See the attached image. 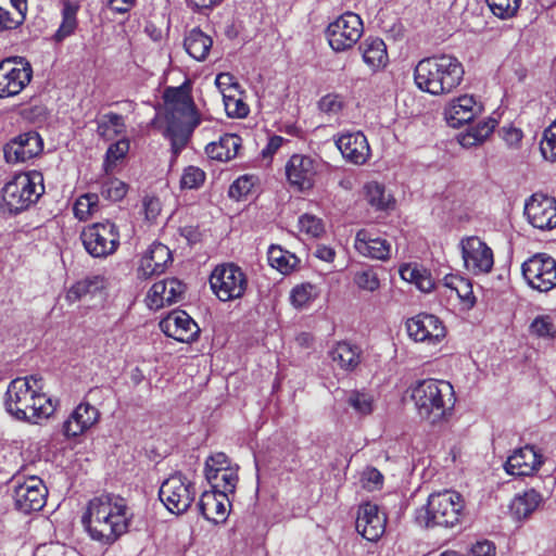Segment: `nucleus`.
Segmentation results:
<instances>
[{
    "mask_svg": "<svg viewBox=\"0 0 556 556\" xmlns=\"http://www.w3.org/2000/svg\"><path fill=\"white\" fill-rule=\"evenodd\" d=\"M465 267L476 275L490 273L494 260L492 250L478 237H468L460 241Z\"/></svg>",
    "mask_w": 556,
    "mask_h": 556,
    "instance_id": "16",
    "label": "nucleus"
},
{
    "mask_svg": "<svg viewBox=\"0 0 556 556\" xmlns=\"http://www.w3.org/2000/svg\"><path fill=\"white\" fill-rule=\"evenodd\" d=\"M223 101L225 111L229 117L242 118L250 112L248 104L241 98L237 97V92L227 93L223 90Z\"/></svg>",
    "mask_w": 556,
    "mask_h": 556,
    "instance_id": "47",
    "label": "nucleus"
},
{
    "mask_svg": "<svg viewBox=\"0 0 556 556\" xmlns=\"http://www.w3.org/2000/svg\"><path fill=\"white\" fill-rule=\"evenodd\" d=\"M386 521V515L376 504L365 503L358 508L355 527L364 539L375 542L384 533Z\"/></svg>",
    "mask_w": 556,
    "mask_h": 556,
    "instance_id": "21",
    "label": "nucleus"
},
{
    "mask_svg": "<svg viewBox=\"0 0 556 556\" xmlns=\"http://www.w3.org/2000/svg\"><path fill=\"white\" fill-rule=\"evenodd\" d=\"M207 482L214 489L213 491L229 494L233 493L238 482V475L235 469H208L205 476Z\"/></svg>",
    "mask_w": 556,
    "mask_h": 556,
    "instance_id": "36",
    "label": "nucleus"
},
{
    "mask_svg": "<svg viewBox=\"0 0 556 556\" xmlns=\"http://www.w3.org/2000/svg\"><path fill=\"white\" fill-rule=\"evenodd\" d=\"M25 18L20 15V12L11 11L0 5V30L15 29Z\"/></svg>",
    "mask_w": 556,
    "mask_h": 556,
    "instance_id": "56",
    "label": "nucleus"
},
{
    "mask_svg": "<svg viewBox=\"0 0 556 556\" xmlns=\"http://www.w3.org/2000/svg\"><path fill=\"white\" fill-rule=\"evenodd\" d=\"M131 518L124 498L105 494L89 501L81 523L92 540L111 545L128 531Z\"/></svg>",
    "mask_w": 556,
    "mask_h": 556,
    "instance_id": "1",
    "label": "nucleus"
},
{
    "mask_svg": "<svg viewBox=\"0 0 556 556\" xmlns=\"http://www.w3.org/2000/svg\"><path fill=\"white\" fill-rule=\"evenodd\" d=\"M103 288V278L101 276L86 277L74 283L66 293V300L75 303L87 294H92Z\"/></svg>",
    "mask_w": 556,
    "mask_h": 556,
    "instance_id": "41",
    "label": "nucleus"
},
{
    "mask_svg": "<svg viewBox=\"0 0 556 556\" xmlns=\"http://www.w3.org/2000/svg\"><path fill=\"white\" fill-rule=\"evenodd\" d=\"M503 139L505 142L510 146H517L522 139V131L515 127H503L502 128Z\"/></svg>",
    "mask_w": 556,
    "mask_h": 556,
    "instance_id": "64",
    "label": "nucleus"
},
{
    "mask_svg": "<svg viewBox=\"0 0 556 556\" xmlns=\"http://www.w3.org/2000/svg\"><path fill=\"white\" fill-rule=\"evenodd\" d=\"M97 134L104 140H113L125 131V123L122 115L117 113H106L97 122Z\"/></svg>",
    "mask_w": 556,
    "mask_h": 556,
    "instance_id": "39",
    "label": "nucleus"
},
{
    "mask_svg": "<svg viewBox=\"0 0 556 556\" xmlns=\"http://www.w3.org/2000/svg\"><path fill=\"white\" fill-rule=\"evenodd\" d=\"M229 506L228 495L216 491L204 492L199 502L201 515L215 523L226 520Z\"/></svg>",
    "mask_w": 556,
    "mask_h": 556,
    "instance_id": "28",
    "label": "nucleus"
},
{
    "mask_svg": "<svg viewBox=\"0 0 556 556\" xmlns=\"http://www.w3.org/2000/svg\"><path fill=\"white\" fill-rule=\"evenodd\" d=\"M540 150L545 160L556 162V124L544 131Z\"/></svg>",
    "mask_w": 556,
    "mask_h": 556,
    "instance_id": "53",
    "label": "nucleus"
},
{
    "mask_svg": "<svg viewBox=\"0 0 556 556\" xmlns=\"http://www.w3.org/2000/svg\"><path fill=\"white\" fill-rule=\"evenodd\" d=\"M529 223L540 230L556 228V200L542 193H534L525 205Z\"/></svg>",
    "mask_w": 556,
    "mask_h": 556,
    "instance_id": "15",
    "label": "nucleus"
},
{
    "mask_svg": "<svg viewBox=\"0 0 556 556\" xmlns=\"http://www.w3.org/2000/svg\"><path fill=\"white\" fill-rule=\"evenodd\" d=\"M543 457L533 446L526 445L517 448L504 464L505 471L510 476H531L540 469Z\"/></svg>",
    "mask_w": 556,
    "mask_h": 556,
    "instance_id": "23",
    "label": "nucleus"
},
{
    "mask_svg": "<svg viewBox=\"0 0 556 556\" xmlns=\"http://www.w3.org/2000/svg\"><path fill=\"white\" fill-rule=\"evenodd\" d=\"M242 139L235 134H225L216 142L205 147V153L212 160L228 162L238 155Z\"/></svg>",
    "mask_w": 556,
    "mask_h": 556,
    "instance_id": "31",
    "label": "nucleus"
},
{
    "mask_svg": "<svg viewBox=\"0 0 556 556\" xmlns=\"http://www.w3.org/2000/svg\"><path fill=\"white\" fill-rule=\"evenodd\" d=\"M541 502V494L531 489L526 491L522 495L515 496L510 503L509 509L516 519H526L538 508Z\"/></svg>",
    "mask_w": 556,
    "mask_h": 556,
    "instance_id": "35",
    "label": "nucleus"
},
{
    "mask_svg": "<svg viewBox=\"0 0 556 556\" xmlns=\"http://www.w3.org/2000/svg\"><path fill=\"white\" fill-rule=\"evenodd\" d=\"M363 61L374 71H379L388 64L387 46L381 38L368 37L359 46Z\"/></svg>",
    "mask_w": 556,
    "mask_h": 556,
    "instance_id": "30",
    "label": "nucleus"
},
{
    "mask_svg": "<svg viewBox=\"0 0 556 556\" xmlns=\"http://www.w3.org/2000/svg\"><path fill=\"white\" fill-rule=\"evenodd\" d=\"M374 396L365 391L352 390L346 394V404L359 416L374 412Z\"/></svg>",
    "mask_w": 556,
    "mask_h": 556,
    "instance_id": "44",
    "label": "nucleus"
},
{
    "mask_svg": "<svg viewBox=\"0 0 556 556\" xmlns=\"http://www.w3.org/2000/svg\"><path fill=\"white\" fill-rule=\"evenodd\" d=\"M205 173L195 166H189L184 170L180 179V186L184 189H197L203 185Z\"/></svg>",
    "mask_w": 556,
    "mask_h": 556,
    "instance_id": "54",
    "label": "nucleus"
},
{
    "mask_svg": "<svg viewBox=\"0 0 556 556\" xmlns=\"http://www.w3.org/2000/svg\"><path fill=\"white\" fill-rule=\"evenodd\" d=\"M78 11V5L71 1H66L63 4L62 9V23L54 34V38L56 41H62L70 35L74 33L77 27V18L76 14Z\"/></svg>",
    "mask_w": 556,
    "mask_h": 556,
    "instance_id": "42",
    "label": "nucleus"
},
{
    "mask_svg": "<svg viewBox=\"0 0 556 556\" xmlns=\"http://www.w3.org/2000/svg\"><path fill=\"white\" fill-rule=\"evenodd\" d=\"M354 282L359 289L368 292H374L380 287V280L371 268L356 271L354 275Z\"/></svg>",
    "mask_w": 556,
    "mask_h": 556,
    "instance_id": "50",
    "label": "nucleus"
},
{
    "mask_svg": "<svg viewBox=\"0 0 556 556\" xmlns=\"http://www.w3.org/2000/svg\"><path fill=\"white\" fill-rule=\"evenodd\" d=\"M408 336L416 342L435 344L446 334L443 323L432 314L421 313L406 321Z\"/></svg>",
    "mask_w": 556,
    "mask_h": 556,
    "instance_id": "17",
    "label": "nucleus"
},
{
    "mask_svg": "<svg viewBox=\"0 0 556 556\" xmlns=\"http://www.w3.org/2000/svg\"><path fill=\"white\" fill-rule=\"evenodd\" d=\"M530 332L540 338H554L556 328L549 316H538L530 325Z\"/></svg>",
    "mask_w": 556,
    "mask_h": 556,
    "instance_id": "52",
    "label": "nucleus"
},
{
    "mask_svg": "<svg viewBox=\"0 0 556 556\" xmlns=\"http://www.w3.org/2000/svg\"><path fill=\"white\" fill-rule=\"evenodd\" d=\"M336 144L343 157L352 164L363 165L369 159V143L362 131L342 134Z\"/></svg>",
    "mask_w": 556,
    "mask_h": 556,
    "instance_id": "26",
    "label": "nucleus"
},
{
    "mask_svg": "<svg viewBox=\"0 0 556 556\" xmlns=\"http://www.w3.org/2000/svg\"><path fill=\"white\" fill-rule=\"evenodd\" d=\"M38 379L34 376L12 380L5 393L7 412L18 420L39 424L50 417L55 406L45 393L35 389Z\"/></svg>",
    "mask_w": 556,
    "mask_h": 556,
    "instance_id": "3",
    "label": "nucleus"
},
{
    "mask_svg": "<svg viewBox=\"0 0 556 556\" xmlns=\"http://www.w3.org/2000/svg\"><path fill=\"white\" fill-rule=\"evenodd\" d=\"M363 21L353 12H345L327 27L326 34L330 47L337 51L352 48L363 34Z\"/></svg>",
    "mask_w": 556,
    "mask_h": 556,
    "instance_id": "12",
    "label": "nucleus"
},
{
    "mask_svg": "<svg viewBox=\"0 0 556 556\" xmlns=\"http://www.w3.org/2000/svg\"><path fill=\"white\" fill-rule=\"evenodd\" d=\"M267 257L269 265L281 274L291 273L299 263V258L294 254L276 245L268 249Z\"/></svg>",
    "mask_w": 556,
    "mask_h": 556,
    "instance_id": "40",
    "label": "nucleus"
},
{
    "mask_svg": "<svg viewBox=\"0 0 556 556\" xmlns=\"http://www.w3.org/2000/svg\"><path fill=\"white\" fill-rule=\"evenodd\" d=\"M45 192L43 176L31 170L16 175L1 190L3 212L18 214L35 204Z\"/></svg>",
    "mask_w": 556,
    "mask_h": 556,
    "instance_id": "7",
    "label": "nucleus"
},
{
    "mask_svg": "<svg viewBox=\"0 0 556 556\" xmlns=\"http://www.w3.org/2000/svg\"><path fill=\"white\" fill-rule=\"evenodd\" d=\"M254 187L253 177L241 176L237 178L229 187L228 194L237 201L249 195Z\"/></svg>",
    "mask_w": 556,
    "mask_h": 556,
    "instance_id": "51",
    "label": "nucleus"
},
{
    "mask_svg": "<svg viewBox=\"0 0 556 556\" xmlns=\"http://www.w3.org/2000/svg\"><path fill=\"white\" fill-rule=\"evenodd\" d=\"M316 174L317 163L311 156L293 154L286 165L289 184L300 191L308 190L314 186Z\"/></svg>",
    "mask_w": 556,
    "mask_h": 556,
    "instance_id": "20",
    "label": "nucleus"
},
{
    "mask_svg": "<svg viewBox=\"0 0 556 556\" xmlns=\"http://www.w3.org/2000/svg\"><path fill=\"white\" fill-rule=\"evenodd\" d=\"M13 482V500L17 510L29 514L45 506L48 490L40 478L30 476L23 481L14 478Z\"/></svg>",
    "mask_w": 556,
    "mask_h": 556,
    "instance_id": "14",
    "label": "nucleus"
},
{
    "mask_svg": "<svg viewBox=\"0 0 556 556\" xmlns=\"http://www.w3.org/2000/svg\"><path fill=\"white\" fill-rule=\"evenodd\" d=\"M172 262L170 250L161 242H153L140 260L138 277L147 279L160 275Z\"/></svg>",
    "mask_w": 556,
    "mask_h": 556,
    "instance_id": "24",
    "label": "nucleus"
},
{
    "mask_svg": "<svg viewBox=\"0 0 556 556\" xmlns=\"http://www.w3.org/2000/svg\"><path fill=\"white\" fill-rule=\"evenodd\" d=\"M481 112V105L472 96H460L452 100L444 110V116L451 127L458 128L471 122Z\"/></svg>",
    "mask_w": 556,
    "mask_h": 556,
    "instance_id": "27",
    "label": "nucleus"
},
{
    "mask_svg": "<svg viewBox=\"0 0 556 556\" xmlns=\"http://www.w3.org/2000/svg\"><path fill=\"white\" fill-rule=\"evenodd\" d=\"M363 190L366 202L376 211H388L394 207L395 200L383 184L368 181Z\"/></svg>",
    "mask_w": 556,
    "mask_h": 556,
    "instance_id": "32",
    "label": "nucleus"
},
{
    "mask_svg": "<svg viewBox=\"0 0 556 556\" xmlns=\"http://www.w3.org/2000/svg\"><path fill=\"white\" fill-rule=\"evenodd\" d=\"M443 286L455 292L457 298L468 307H472L476 298L472 291V285L469 279L458 275H446L443 278Z\"/></svg>",
    "mask_w": 556,
    "mask_h": 556,
    "instance_id": "37",
    "label": "nucleus"
},
{
    "mask_svg": "<svg viewBox=\"0 0 556 556\" xmlns=\"http://www.w3.org/2000/svg\"><path fill=\"white\" fill-rule=\"evenodd\" d=\"M99 410L89 403H80L63 422L62 432L67 439L81 435L99 420Z\"/></svg>",
    "mask_w": 556,
    "mask_h": 556,
    "instance_id": "25",
    "label": "nucleus"
},
{
    "mask_svg": "<svg viewBox=\"0 0 556 556\" xmlns=\"http://www.w3.org/2000/svg\"><path fill=\"white\" fill-rule=\"evenodd\" d=\"M522 276L534 290L547 292L556 287V260L546 253H538L523 262Z\"/></svg>",
    "mask_w": 556,
    "mask_h": 556,
    "instance_id": "11",
    "label": "nucleus"
},
{
    "mask_svg": "<svg viewBox=\"0 0 556 556\" xmlns=\"http://www.w3.org/2000/svg\"><path fill=\"white\" fill-rule=\"evenodd\" d=\"M161 330L179 342H193L199 338L198 324L185 312L175 311L160 321Z\"/></svg>",
    "mask_w": 556,
    "mask_h": 556,
    "instance_id": "19",
    "label": "nucleus"
},
{
    "mask_svg": "<svg viewBox=\"0 0 556 556\" xmlns=\"http://www.w3.org/2000/svg\"><path fill=\"white\" fill-rule=\"evenodd\" d=\"M495 123L496 122L494 119L479 123L476 127L468 130V132L463 137L460 143L467 147L483 142L493 132Z\"/></svg>",
    "mask_w": 556,
    "mask_h": 556,
    "instance_id": "45",
    "label": "nucleus"
},
{
    "mask_svg": "<svg viewBox=\"0 0 556 556\" xmlns=\"http://www.w3.org/2000/svg\"><path fill=\"white\" fill-rule=\"evenodd\" d=\"M31 76V66L23 58L0 62V98L18 94L29 84Z\"/></svg>",
    "mask_w": 556,
    "mask_h": 556,
    "instance_id": "13",
    "label": "nucleus"
},
{
    "mask_svg": "<svg viewBox=\"0 0 556 556\" xmlns=\"http://www.w3.org/2000/svg\"><path fill=\"white\" fill-rule=\"evenodd\" d=\"M318 108L326 114L336 115L343 109L342 97L337 93H328L318 101Z\"/></svg>",
    "mask_w": 556,
    "mask_h": 556,
    "instance_id": "55",
    "label": "nucleus"
},
{
    "mask_svg": "<svg viewBox=\"0 0 556 556\" xmlns=\"http://www.w3.org/2000/svg\"><path fill=\"white\" fill-rule=\"evenodd\" d=\"M400 275L402 279L414 283L422 292H430L434 288V281L430 273L417 265L405 264L401 266Z\"/></svg>",
    "mask_w": 556,
    "mask_h": 556,
    "instance_id": "38",
    "label": "nucleus"
},
{
    "mask_svg": "<svg viewBox=\"0 0 556 556\" xmlns=\"http://www.w3.org/2000/svg\"><path fill=\"white\" fill-rule=\"evenodd\" d=\"M215 84L223 93L225 92H238L239 84L235 80V77L229 73H220L215 79Z\"/></svg>",
    "mask_w": 556,
    "mask_h": 556,
    "instance_id": "58",
    "label": "nucleus"
},
{
    "mask_svg": "<svg viewBox=\"0 0 556 556\" xmlns=\"http://www.w3.org/2000/svg\"><path fill=\"white\" fill-rule=\"evenodd\" d=\"M330 357L341 369L352 371L361 363V349L345 341L338 342L330 351Z\"/></svg>",
    "mask_w": 556,
    "mask_h": 556,
    "instance_id": "33",
    "label": "nucleus"
},
{
    "mask_svg": "<svg viewBox=\"0 0 556 556\" xmlns=\"http://www.w3.org/2000/svg\"><path fill=\"white\" fill-rule=\"evenodd\" d=\"M299 225L301 231L313 237H318L324 232L321 220L313 215L305 214L300 217Z\"/></svg>",
    "mask_w": 556,
    "mask_h": 556,
    "instance_id": "57",
    "label": "nucleus"
},
{
    "mask_svg": "<svg viewBox=\"0 0 556 556\" xmlns=\"http://www.w3.org/2000/svg\"><path fill=\"white\" fill-rule=\"evenodd\" d=\"M42 150V141L37 132H25L12 139L3 148L8 163L26 162L37 156Z\"/></svg>",
    "mask_w": 556,
    "mask_h": 556,
    "instance_id": "22",
    "label": "nucleus"
},
{
    "mask_svg": "<svg viewBox=\"0 0 556 556\" xmlns=\"http://www.w3.org/2000/svg\"><path fill=\"white\" fill-rule=\"evenodd\" d=\"M355 249L364 256L386 261L391 255V244L381 238H372L366 229L357 231L355 237Z\"/></svg>",
    "mask_w": 556,
    "mask_h": 556,
    "instance_id": "29",
    "label": "nucleus"
},
{
    "mask_svg": "<svg viewBox=\"0 0 556 556\" xmlns=\"http://www.w3.org/2000/svg\"><path fill=\"white\" fill-rule=\"evenodd\" d=\"M143 207L146 217L149 220H153L161 213V202L155 197H147L143 200Z\"/></svg>",
    "mask_w": 556,
    "mask_h": 556,
    "instance_id": "62",
    "label": "nucleus"
},
{
    "mask_svg": "<svg viewBox=\"0 0 556 556\" xmlns=\"http://www.w3.org/2000/svg\"><path fill=\"white\" fill-rule=\"evenodd\" d=\"M210 285L214 294L223 302L241 299L248 288V278L237 265L223 264L216 266L210 276Z\"/></svg>",
    "mask_w": 556,
    "mask_h": 556,
    "instance_id": "9",
    "label": "nucleus"
},
{
    "mask_svg": "<svg viewBox=\"0 0 556 556\" xmlns=\"http://www.w3.org/2000/svg\"><path fill=\"white\" fill-rule=\"evenodd\" d=\"M464 498L455 491L444 490L429 495L427 504L416 510V521L426 528L458 526L464 516Z\"/></svg>",
    "mask_w": 556,
    "mask_h": 556,
    "instance_id": "6",
    "label": "nucleus"
},
{
    "mask_svg": "<svg viewBox=\"0 0 556 556\" xmlns=\"http://www.w3.org/2000/svg\"><path fill=\"white\" fill-rule=\"evenodd\" d=\"M163 99L167 124L163 136L170 141L173 154L178 155L189 142L193 130L200 125L201 117L187 84L168 87L164 91Z\"/></svg>",
    "mask_w": 556,
    "mask_h": 556,
    "instance_id": "2",
    "label": "nucleus"
},
{
    "mask_svg": "<svg viewBox=\"0 0 556 556\" xmlns=\"http://www.w3.org/2000/svg\"><path fill=\"white\" fill-rule=\"evenodd\" d=\"M79 238L86 252L94 258L113 255L121 244L119 229L110 219L84 227Z\"/></svg>",
    "mask_w": 556,
    "mask_h": 556,
    "instance_id": "8",
    "label": "nucleus"
},
{
    "mask_svg": "<svg viewBox=\"0 0 556 556\" xmlns=\"http://www.w3.org/2000/svg\"><path fill=\"white\" fill-rule=\"evenodd\" d=\"M179 235L192 245L201 240V232L197 226L188 225L179 228Z\"/></svg>",
    "mask_w": 556,
    "mask_h": 556,
    "instance_id": "63",
    "label": "nucleus"
},
{
    "mask_svg": "<svg viewBox=\"0 0 556 556\" xmlns=\"http://www.w3.org/2000/svg\"><path fill=\"white\" fill-rule=\"evenodd\" d=\"M316 298V287L309 282L295 286L290 293L291 304L296 308L308 305Z\"/></svg>",
    "mask_w": 556,
    "mask_h": 556,
    "instance_id": "46",
    "label": "nucleus"
},
{
    "mask_svg": "<svg viewBox=\"0 0 556 556\" xmlns=\"http://www.w3.org/2000/svg\"><path fill=\"white\" fill-rule=\"evenodd\" d=\"M99 211V195L97 193H85L77 198L74 203V216L86 222Z\"/></svg>",
    "mask_w": 556,
    "mask_h": 556,
    "instance_id": "43",
    "label": "nucleus"
},
{
    "mask_svg": "<svg viewBox=\"0 0 556 556\" xmlns=\"http://www.w3.org/2000/svg\"><path fill=\"white\" fill-rule=\"evenodd\" d=\"M495 546L490 541L477 542L472 545L468 556H494Z\"/></svg>",
    "mask_w": 556,
    "mask_h": 556,
    "instance_id": "61",
    "label": "nucleus"
},
{
    "mask_svg": "<svg viewBox=\"0 0 556 556\" xmlns=\"http://www.w3.org/2000/svg\"><path fill=\"white\" fill-rule=\"evenodd\" d=\"M127 193V185L119 179H109L101 185L100 194L103 199L117 202Z\"/></svg>",
    "mask_w": 556,
    "mask_h": 556,
    "instance_id": "49",
    "label": "nucleus"
},
{
    "mask_svg": "<svg viewBox=\"0 0 556 556\" xmlns=\"http://www.w3.org/2000/svg\"><path fill=\"white\" fill-rule=\"evenodd\" d=\"M212 45V38L199 28L191 29L184 41L187 53L197 61L206 59Z\"/></svg>",
    "mask_w": 556,
    "mask_h": 556,
    "instance_id": "34",
    "label": "nucleus"
},
{
    "mask_svg": "<svg viewBox=\"0 0 556 556\" xmlns=\"http://www.w3.org/2000/svg\"><path fill=\"white\" fill-rule=\"evenodd\" d=\"M412 400L421 418L437 424L451 415L455 405L453 386L444 380L426 379L412 389Z\"/></svg>",
    "mask_w": 556,
    "mask_h": 556,
    "instance_id": "5",
    "label": "nucleus"
},
{
    "mask_svg": "<svg viewBox=\"0 0 556 556\" xmlns=\"http://www.w3.org/2000/svg\"><path fill=\"white\" fill-rule=\"evenodd\" d=\"M230 467V460L228 456L225 453H216L212 456H210L205 462V472L208 469H229Z\"/></svg>",
    "mask_w": 556,
    "mask_h": 556,
    "instance_id": "60",
    "label": "nucleus"
},
{
    "mask_svg": "<svg viewBox=\"0 0 556 556\" xmlns=\"http://www.w3.org/2000/svg\"><path fill=\"white\" fill-rule=\"evenodd\" d=\"M159 497L170 513L179 515L190 508L195 497V488L181 472L177 471L163 481Z\"/></svg>",
    "mask_w": 556,
    "mask_h": 556,
    "instance_id": "10",
    "label": "nucleus"
},
{
    "mask_svg": "<svg viewBox=\"0 0 556 556\" xmlns=\"http://www.w3.org/2000/svg\"><path fill=\"white\" fill-rule=\"evenodd\" d=\"M486 3L495 16L507 20L517 14L521 0H486Z\"/></svg>",
    "mask_w": 556,
    "mask_h": 556,
    "instance_id": "48",
    "label": "nucleus"
},
{
    "mask_svg": "<svg viewBox=\"0 0 556 556\" xmlns=\"http://www.w3.org/2000/svg\"><path fill=\"white\" fill-rule=\"evenodd\" d=\"M463 64L453 55L441 54L425 58L415 66L416 86L433 96H442L457 88L464 78Z\"/></svg>",
    "mask_w": 556,
    "mask_h": 556,
    "instance_id": "4",
    "label": "nucleus"
},
{
    "mask_svg": "<svg viewBox=\"0 0 556 556\" xmlns=\"http://www.w3.org/2000/svg\"><path fill=\"white\" fill-rule=\"evenodd\" d=\"M187 286L177 278L160 280L151 287L147 295V304L151 309H160L165 305L180 302L185 298Z\"/></svg>",
    "mask_w": 556,
    "mask_h": 556,
    "instance_id": "18",
    "label": "nucleus"
},
{
    "mask_svg": "<svg viewBox=\"0 0 556 556\" xmlns=\"http://www.w3.org/2000/svg\"><path fill=\"white\" fill-rule=\"evenodd\" d=\"M129 150V142L127 140H119L111 144L106 151V160L115 162L124 157Z\"/></svg>",
    "mask_w": 556,
    "mask_h": 556,
    "instance_id": "59",
    "label": "nucleus"
}]
</instances>
